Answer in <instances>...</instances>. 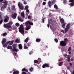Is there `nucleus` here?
<instances>
[{
    "label": "nucleus",
    "mask_w": 74,
    "mask_h": 74,
    "mask_svg": "<svg viewBox=\"0 0 74 74\" xmlns=\"http://www.w3.org/2000/svg\"><path fill=\"white\" fill-rule=\"evenodd\" d=\"M33 23L29 21H27L25 23V26L27 27L26 28L25 30H29L30 29V27H31V26L30 25H33Z\"/></svg>",
    "instance_id": "f257e3e1"
},
{
    "label": "nucleus",
    "mask_w": 74,
    "mask_h": 74,
    "mask_svg": "<svg viewBox=\"0 0 74 74\" xmlns=\"http://www.w3.org/2000/svg\"><path fill=\"white\" fill-rule=\"evenodd\" d=\"M69 42V40L67 38L64 39V41H61L60 42V45L62 47H65L67 45V42Z\"/></svg>",
    "instance_id": "f03ea898"
},
{
    "label": "nucleus",
    "mask_w": 74,
    "mask_h": 74,
    "mask_svg": "<svg viewBox=\"0 0 74 74\" xmlns=\"http://www.w3.org/2000/svg\"><path fill=\"white\" fill-rule=\"evenodd\" d=\"M19 31L21 34H23V35L24 36L25 33V27L23 25H21L19 28Z\"/></svg>",
    "instance_id": "7ed1b4c3"
},
{
    "label": "nucleus",
    "mask_w": 74,
    "mask_h": 74,
    "mask_svg": "<svg viewBox=\"0 0 74 74\" xmlns=\"http://www.w3.org/2000/svg\"><path fill=\"white\" fill-rule=\"evenodd\" d=\"M55 2H56V0H53L52 1V3L51 1H49L48 2V4L49 8H51L52 5L53 4H55Z\"/></svg>",
    "instance_id": "20e7f679"
},
{
    "label": "nucleus",
    "mask_w": 74,
    "mask_h": 74,
    "mask_svg": "<svg viewBox=\"0 0 74 74\" xmlns=\"http://www.w3.org/2000/svg\"><path fill=\"white\" fill-rule=\"evenodd\" d=\"M4 22L5 23H7V22H8V20L10 19V17L8 16H5L4 17Z\"/></svg>",
    "instance_id": "39448f33"
},
{
    "label": "nucleus",
    "mask_w": 74,
    "mask_h": 74,
    "mask_svg": "<svg viewBox=\"0 0 74 74\" xmlns=\"http://www.w3.org/2000/svg\"><path fill=\"white\" fill-rule=\"evenodd\" d=\"M18 5L20 10H23L24 7L23 6V5L21 4L20 2L18 3Z\"/></svg>",
    "instance_id": "423d86ee"
},
{
    "label": "nucleus",
    "mask_w": 74,
    "mask_h": 74,
    "mask_svg": "<svg viewBox=\"0 0 74 74\" xmlns=\"http://www.w3.org/2000/svg\"><path fill=\"white\" fill-rule=\"evenodd\" d=\"M49 63H45L42 66V68H46L48 67H49Z\"/></svg>",
    "instance_id": "0eeeda50"
},
{
    "label": "nucleus",
    "mask_w": 74,
    "mask_h": 74,
    "mask_svg": "<svg viewBox=\"0 0 74 74\" xmlns=\"http://www.w3.org/2000/svg\"><path fill=\"white\" fill-rule=\"evenodd\" d=\"M69 1L71 3H70V5H71V7H73L74 5V0H70Z\"/></svg>",
    "instance_id": "6e6552de"
},
{
    "label": "nucleus",
    "mask_w": 74,
    "mask_h": 74,
    "mask_svg": "<svg viewBox=\"0 0 74 74\" xmlns=\"http://www.w3.org/2000/svg\"><path fill=\"white\" fill-rule=\"evenodd\" d=\"M17 15V14L16 13H15L12 15V18L13 19H15L16 18V16Z\"/></svg>",
    "instance_id": "1a4fd4ad"
},
{
    "label": "nucleus",
    "mask_w": 74,
    "mask_h": 74,
    "mask_svg": "<svg viewBox=\"0 0 74 74\" xmlns=\"http://www.w3.org/2000/svg\"><path fill=\"white\" fill-rule=\"evenodd\" d=\"M14 72L13 73V74H18L19 73V71H16L15 69L13 70Z\"/></svg>",
    "instance_id": "9d476101"
},
{
    "label": "nucleus",
    "mask_w": 74,
    "mask_h": 74,
    "mask_svg": "<svg viewBox=\"0 0 74 74\" xmlns=\"http://www.w3.org/2000/svg\"><path fill=\"white\" fill-rule=\"evenodd\" d=\"M6 41L7 40H6V39H5V38H4L2 41V44H4L6 42Z\"/></svg>",
    "instance_id": "9b49d317"
},
{
    "label": "nucleus",
    "mask_w": 74,
    "mask_h": 74,
    "mask_svg": "<svg viewBox=\"0 0 74 74\" xmlns=\"http://www.w3.org/2000/svg\"><path fill=\"white\" fill-rule=\"evenodd\" d=\"M29 40V37H28L24 40V42H25L26 44H27Z\"/></svg>",
    "instance_id": "f8f14e48"
},
{
    "label": "nucleus",
    "mask_w": 74,
    "mask_h": 74,
    "mask_svg": "<svg viewBox=\"0 0 74 74\" xmlns=\"http://www.w3.org/2000/svg\"><path fill=\"white\" fill-rule=\"evenodd\" d=\"M60 21L61 22V23L62 24H63V23H64V19L62 18L60 19Z\"/></svg>",
    "instance_id": "ddd939ff"
},
{
    "label": "nucleus",
    "mask_w": 74,
    "mask_h": 74,
    "mask_svg": "<svg viewBox=\"0 0 74 74\" xmlns=\"http://www.w3.org/2000/svg\"><path fill=\"white\" fill-rule=\"evenodd\" d=\"M18 48L19 49H22V44H18Z\"/></svg>",
    "instance_id": "4468645a"
},
{
    "label": "nucleus",
    "mask_w": 74,
    "mask_h": 74,
    "mask_svg": "<svg viewBox=\"0 0 74 74\" xmlns=\"http://www.w3.org/2000/svg\"><path fill=\"white\" fill-rule=\"evenodd\" d=\"M22 71H25L26 73L28 72V70L27 69H26V68H23L22 70Z\"/></svg>",
    "instance_id": "2eb2a0df"
},
{
    "label": "nucleus",
    "mask_w": 74,
    "mask_h": 74,
    "mask_svg": "<svg viewBox=\"0 0 74 74\" xmlns=\"http://www.w3.org/2000/svg\"><path fill=\"white\" fill-rule=\"evenodd\" d=\"M24 49H28V47L27 46V45H26V43H24Z\"/></svg>",
    "instance_id": "dca6fc26"
},
{
    "label": "nucleus",
    "mask_w": 74,
    "mask_h": 74,
    "mask_svg": "<svg viewBox=\"0 0 74 74\" xmlns=\"http://www.w3.org/2000/svg\"><path fill=\"white\" fill-rule=\"evenodd\" d=\"M12 51L13 52H15H15H18V51H19V49H18L16 48H15L13 49V50H12Z\"/></svg>",
    "instance_id": "f3484780"
},
{
    "label": "nucleus",
    "mask_w": 74,
    "mask_h": 74,
    "mask_svg": "<svg viewBox=\"0 0 74 74\" xmlns=\"http://www.w3.org/2000/svg\"><path fill=\"white\" fill-rule=\"evenodd\" d=\"M71 58V56L70 55H68L67 58V61L68 62H70V58Z\"/></svg>",
    "instance_id": "a211bd4d"
},
{
    "label": "nucleus",
    "mask_w": 74,
    "mask_h": 74,
    "mask_svg": "<svg viewBox=\"0 0 74 74\" xmlns=\"http://www.w3.org/2000/svg\"><path fill=\"white\" fill-rule=\"evenodd\" d=\"M70 23H69L66 25V27L67 29H70Z\"/></svg>",
    "instance_id": "6ab92c4d"
},
{
    "label": "nucleus",
    "mask_w": 74,
    "mask_h": 74,
    "mask_svg": "<svg viewBox=\"0 0 74 74\" xmlns=\"http://www.w3.org/2000/svg\"><path fill=\"white\" fill-rule=\"evenodd\" d=\"M8 4V3H7V2H5V4L3 5L2 7L4 8H6V6H7V5Z\"/></svg>",
    "instance_id": "aec40b11"
},
{
    "label": "nucleus",
    "mask_w": 74,
    "mask_h": 74,
    "mask_svg": "<svg viewBox=\"0 0 74 74\" xmlns=\"http://www.w3.org/2000/svg\"><path fill=\"white\" fill-rule=\"evenodd\" d=\"M65 25H66V23H63V24H62V26L63 29L65 28Z\"/></svg>",
    "instance_id": "412c9836"
},
{
    "label": "nucleus",
    "mask_w": 74,
    "mask_h": 74,
    "mask_svg": "<svg viewBox=\"0 0 74 74\" xmlns=\"http://www.w3.org/2000/svg\"><path fill=\"white\" fill-rule=\"evenodd\" d=\"M11 25H7V26L6 27L7 29L8 30H9L10 29V28H11Z\"/></svg>",
    "instance_id": "4be33fe9"
},
{
    "label": "nucleus",
    "mask_w": 74,
    "mask_h": 74,
    "mask_svg": "<svg viewBox=\"0 0 74 74\" xmlns=\"http://www.w3.org/2000/svg\"><path fill=\"white\" fill-rule=\"evenodd\" d=\"M13 43H14V40L9 41V45H12V44H13Z\"/></svg>",
    "instance_id": "5701e85b"
},
{
    "label": "nucleus",
    "mask_w": 74,
    "mask_h": 74,
    "mask_svg": "<svg viewBox=\"0 0 74 74\" xmlns=\"http://www.w3.org/2000/svg\"><path fill=\"white\" fill-rule=\"evenodd\" d=\"M36 41L37 42H40L41 41V39H37Z\"/></svg>",
    "instance_id": "b1692460"
},
{
    "label": "nucleus",
    "mask_w": 74,
    "mask_h": 74,
    "mask_svg": "<svg viewBox=\"0 0 74 74\" xmlns=\"http://www.w3.org/2000/svg\"><path fill=\"white\" fill-rule=\"evenodd\" d=\"M12 46L13 47V49L16 48V44H14L12 45Z\"/></svg>",
    "instance_id": "393cba45"
},
{
    "label": "nucleus",
    "mask_w": 74,
    "mask_h": 74,
    "mask_svg": "<svg viewBox=\"0 0 74 74\" xmlns=\"http://www.w3.org/2000/svg\"><path fill=\"white\" fill-rule=\"evenodd\" d=\"M21 41H20V40H19L18 39H17L15 41V42H16V43H19Z\"/></svg>",
    "instance_id": "a878e982"
},
{
    "label": "nucleus",
    "mask_w": 74,
    "mask_h": 74,
    "mask_svg": "<svg viewBox=\"0 0 74 74\" xmlns=\"http://www.w3.org/2000/svg\"><path fill=\"white\" fill-rule=\"evenodd\" d=\"M54 7L56 9V10H58V7L56 4L54 5Z\"/></svg>",
    "instance_id": "bb28decb"
},
{
    "label": "nucleus",
    "mask_w": 74,
    "mask_h": 74,
    "mask_svg": "<svg viewBox=\"0 0 74 74\" xmlns=\"http://www.w3.org/2000/svg\"><path fill=\"white\" fill-rule=\"evenodd\" d=\"M69 29L67 28H65L64 29L65 33H67V32H68Z\"/></svg>",
    "instance_id": "cd10ccee"
},
{
    "label": "nucleus",
    "mask_w": 74,
    "mask_h": 74,
    "mask_svg": "<svg viewBox=\"0 0 74 74\" xmlns=\"http://www.w3.org/2000/svg\"><path fill=\"white\" fill-rule=\"evenodd\" d=\"M18 19L19 21H21V22H23V20L20 17H18Z\"/></svg>",
    "instance_id": "c85d7f7f"
},
{
    "label": "nucleus",
    "mask_w": 74,
    "mask_h": 74,
    "mask_svg": "<svg viewBox=\"0 0 74 74\" xmlns=\"http://www.w3.org/2000/svg\"><path fill=\"white\" fill-rule=\"evenodd\" d=\"M22 74H30V73L29 72H28L27 73L25 72H22Z\"/></svg>",
    "instance_id": "c756f323"
},
{
    "label": "nucleus",
    "mask_w": 74,
    "mask_h": 74,
    "mask_svg": "<svg viewBox=\"0 0 74 74\" xmlns=\"http://www.w3.org/2000/svg\"><path fill=\"white\" fill-rule=\"evenodd\" d=\"M8 11V12H11V9H10V7H8V9H7Z\"/></svg>",
    "instance_id": "7c9ffc66"
},
{
    "label": "nucleus",
    "mask_w": 74,
    "mask_h": 74,
    "mask_svg": "<svg viewBox=\"0 0 74 74\" xmlns=\"http://www.w3.org/2000/svg\"><path fill=\"white\" fill-rule=\"evenodd\" d=\"M7 48L8 49H12V47L11 46H8L7 47Z\"/></svg>",
    "instance_id": "2f4dec72"
},
{
    "label": "nucleus",
    "mask_w": 74,
    "mask_h": 74,
    "mask_svg": "<svg viewBox=\"0 0 74 74\" xmlns=\"http://www.w3.org/2000/svg\"><path fill=\"white\" fill-rule=\"evenodd\" d=\"M31 44H32V42H29L28 43H27V45L28 46V47H30V45H31Z\"/></svg>",
    "instance_id": "473e14b6"
},
{
    "label": "nucleus",
    "mask_w": 74,
    "mask_h": 74,
    "mask_svg": "<svg viewBox=\"0 0 74 74\" xmlns=\"http://www.w3.org/2000/svg\"><path fill=\"white\" fill-rule=\"evenodd\" d=\"M21 16H23V18H24L25 17V14H24V12H22L21 13Z\"/></svg>",
    "instance_id": "72a5a7b5"
},
{
    "label": "nucleus",
    "mask_w": 74,
    "mask_h": 74,
    "mask_svg": "<svg viewBox=\"0 0 74 74\" xmlns=\"http://www.w3.org/2000/svg\"><path fill=\"white\" fill-rule=\"evenodd\" d=\"M62 64H63V62H61L59 63V64H58V66H61Z\"/></svg>",
    "instance_id": "f704fd0d"
},
{
    "label": "nucleus",
    "mask_w": 74,
    "mask_h": 74,
    "mask_svg": "<svg viewBox=\"0 0 74 74\" xmlns=\"http://www.w3.org/2000/svg\"><path fill=\"white\" fill-rule=\"evenodd\" d=\"M28 8H29V6L28 5H26L25 6V10H28Z\"/></svg>",
    "instance_id": "c9c22d12"
},
{
    "label": "nucleus",
    "mask_w": 74,
    "mask_h": 74,
    "mask_svg": "<svg viewBox=\"0 0 74 74\" xmlns=\"http://www.w3.org/2000/svg\"><path fill=\"white\" fill-rule=\"evenodd\" d=\"M63 3L64 4H67V1L66 0H64Z\"/></svg>",
    "instance_id": "e433bc0d"
},
{
    "label": "nucleus",
    "mask_w": 74,
    "mask_h": 74,
    "mask_svg": "<svg viewBox=\"0 0 74 74\" xmlns=\"http://www.w3.org/2000/svg\"><path fill=\"white\" fill-rule=\"evenodd\" d=\"M42 23H44V18H42L41 21Z\"/></svg>",
    "instance_id": "4c0bfd02"
},
{
    "label": "nucleus",
    "mask_w": 74,
    "mask_h": 74,
    "mask_svg": "<svg viewBox=\"0 0 74 74\" xmlns=\"http://www.w3.org/2000/svg\"><path fill=\"white\" fill-rule=\"evenodd\" d=\"M38 61L37 60H34V63H38Z\"/></svg>",
    "instance_id": "58836bf2"
},
{
    "label": "nucleus",
    "mask_w": 74,
    "mask_h": 74,
    "mask_svg": "<svg viewBox=\"0 0 74 74\" xmlns=\"http://www.w3.org/2000/svg\"><path fill=\"white\" fill-rule=\"evenodd\" d=\"M15 8V6H13L12 8V10H14Z\"/></svg>",
    "instance_id": "ea45409f"
},
{
    "label": "nucleus",
    "mask_w": 74,
    "mask_h": 74,
    "mask_svg": "<svg viewBox=\"0 0 74 74\" xmlns=\"http://www.w3.org/2000/svg\"><path fill=\"white\" fill-rule=\"evenodd\" d=\"M13 24V23H12V22H10L8 23V24L10 25H12Z\"/></svg>",
    "instance_id": "a19ab883"
},
{
    "label": "nucleus",
    "mask_w": 74,
    "mask_h": 74,
    "mask_svg": "<svg viewBox=\"0 0 74 74\" xmlns=\"http://www.w3.org/2000/svg\"><path fill=\"white\" fill-rule=\"evenodd\" d=\"M7 25H8L7 24H4L3 25V26H4V27H5V28H6Z\"/></svg>",
    "instance_id": "79ce46f5"
},
{
    "label": "nucleus",
    "mask_w": 74,
    "mask_h": 74,
    "mask_svg": "<svg viewBox=\"0 0 74 74\" xmlns=\"http://www.w3.org/2000/svg\"><path fill=\"white\" fill-rule=\"evenodd\" d=\"M15 25H16V26H17V27H18V26H19V24L18 23H16Z\"/></svg>",
    "instance_id": "37998d69"
},
{
    "label": "nucleus",
    "mask_w": 74,
    "mask_h": 74,
    "mask_svg": "<svg viewBox=\"0 0 74 74\" xmlns=\"http://www.w3.org/2000/svg\"><path fill=\"white\" fill-rule=\"evenodd\" d=\"M3 3H4V4H5V3H8L7 1H5L4 0L2 2Z\"/></svg>",
    "instance_id": "c03bdc74"
},
{
    "label": "nucleus",
    "mask_w": 74,
    "mask_h": 74,
    "mask_svg": "<svg viewBox=\"0 0 74 74\" xmlns=\"http://www.w3.org/2000/svg\"><path fill=\"white\" fill-rule=\"evenodd\" d=\"M33 69H34L33 68H31L29 69V71H33Z\"/></svg>",
    "instance_id": "a18cd8bd"
},
{
    "label": "nucleus",
    "mask_w": 74,
    "mask_h": 74,
    "mask_svg": "<svg viewBox=\"0 0 74 74\" xmlns=\"http://www.w3.org/2000/svg\"><path fill=\"white\" fill-rule=\"evenodd\" d=\"M7 34L5 33H4L3 34V36H7Z\"/></svg>",
    "instance_id": "49530a36"
},
{
    "label": "nucleus",
    "mask_w": 74,
    "mask_h": 74,
    "mask_svg": "<svg viewBox=\"0 0 74 74\" xmlns=\"http://www.w3.org/2000/svg\"><path fill=\"white\" fill-rule=\"evenodd\" d=\"M7 45L6 44H3V47H7Z\"/></svg>",
    "instance_id": "de8ad7c7"
},
{
    "label": "nucleus",
    "mask_w": 74,
    "mask_h": 74,
    "mask_svg": "<svg viewBox=\"0 0 74 74\" xmlns=\"http://www.w3.org/2000/svg\"><path fill=\"white\" fill-rule=\"evenodd\" d=\"M54 40L56 42H58V39L56 38H55L54 39Z\"/></svg>",
    "instance_id": "09e8293b"
},
{
    "label": "nucleus",
    "mask_w": 74,
    "mask_h": 74,
    "mask_svg": "<svg viewBox=\"0 0 74 74\" xmlns=\"http://www.w3.org/2000/svg\"><path fill=\"white\" fill-rule=\"evenodd\" d=\"M71 47H69L68 49V51L69 52V51H70V50H71Z\"/></svg>",
    "instance_id": "8fccbe9b"
},
{
    "label": "nucleus",
    "mask_w": 74,
    "mask_h": 74,
    "mask_svg": "<svg viewBox=\"0 0 74 74\" xmlns=\"http://www.w3.org/2000/svg\"><path fill=\"white\" fill-rule=\"evenodd\" d=\"M4 8L3 7H1V10L2 11H4Z\"/></svg>",
    "instance_id": "3c124183"
},
{
    "label": "nucleus",
    "mask_w": 74,
    "mask_h": 74,
    "mask_svg": "<svg viewBox=\"0 0 74 74\" xmlns=\"http://www.w3.org/2000/svg\"><path fill=\"white\" fill-rule=\"evenodd\" d=\"M42 4L43 5H45V4H46V2H43Z\"/></svg>",
    "instance_id": "603ef678"
},
{
    "label": "nucleus",
    "mask_w": 74,
    "mask_h": 74,
    "mask_svg": "<svg viewBox=\"0 0 74 74\" xmlns=\"http://www.w3.org/2000/svg\"><path fill=\"white\" fill-rule=\"evenodd\" d=\"M26 12H28V13H30V12L29 11V10H28V9L27 10H26Z\"/></svg>",
    "instance_id": "864d4df0"
},
{
    "label": "nucleus",
    "mask_w": 74,
    "mask_h": 74,
    "mask_svg": "<svg viewBox=\"0 0 74 74\" xmlns=\"http://www.w3.org/2000/svg\"><path fill=\"white\" fill-rule=\"evenodd\" d=\"M23 3L24 4H27V2H26V1H24Z\"/></svg>",
    "instance_id": "5fc2aeb1"
},
{
    "label": "nucleus",
    "mask_w": 74,
    "mask_h": 74,
    "mask_svg": "<svg viewBox=\"0 0 74 74\" xmlns=\"http://www.w3.org/2000/svg\"><path fill=\"white\" fill-rule=\"evenodd\" d=\"M3 20H1V21H0V25H1V23H3Z\"/></svg>",
    "instance_id": "6e6d98bb"
},
{
    "label": "nucleus",
    "mask_w": 74,
    "mask_h": 74,
    "mask_svg": "<svg viewBox=\"0 0 74 74\" xmlns=\"http://www.w3.org/2000/svg\"><path fill=\"white\" fill-rule=\"evenodd\" d=\"M33 53V51H31L29 53V55H31V54H32Z\"/></svg>",
    "instance_id": "4d7b16f0"
},
{
    "label": "nucleus",
    "mask_w": 74,
    "mask_h": 74,
    "mask_svg": "<svg viewBox=\"0 0 74 74\" xmlns=\"http://www.w3.org/2000/svg\"><path fill=\"white\" fill-rule=\"evenodd\" d=\"M32 18V17L29 15L28 16V19H31Z\"/></svg>",
    "instance_id": "13d9d810"
},
{
    "label": "nucleus",
    "mask_w": 74,
    "mask_h": 74,
    "mask_svg": "<svg viewBox=\"0 0 74 74\" xmlns=\"http://www.w3.org/2000/svg\"><path fill=\"white\" fill-rule=\"evenodd\" d=\"M61 32H62L63 34H64V30H62L61 31Z\"/></svg>",
    "instance_id": "bf43d9fd"
},
{
    "label": "nucleus",
    "mask_w": 74,
    "mask_h": 74,
    "mask_svg": "<svg viewBox=\"0 0 74 74\" xmlns=\"http://www.w3.org/2000/svg\"><path fill=\"white\" fill-rule=\"evenodd\" d=\"M68 56V55H67V54H65L64 55V56L66 58H67L68 57H66V56Z\"/></svg>",
    "instance_id": "052dcab7"
},
{
    "label": "nucleus",
    "mask_w": 74,
    "mask_h": 74,
    "mask_svg": "<svg viewBox=\"0 0 74 74\" xmlns=\"http://www.w3.org/2000/svg\"><path fill=\"white\" fill-rule=\"evenodd\" d=\"M29 13H28V12H26V15L27 16H28V15H29Z\"/></svg>",
    "instance_id": "680f3d73"
},
{
    "label": "nucleus",
    "mask_w": 74,
    "mask_h": 74,
    "mask_svg": "<svg viewBox=\"0 0 74 74\" xmlns=\"http://www.w3.org/2000/svg\"><path fill=\"white\" fill-rule=\"evenodd\" d=\"M6 44H7V45H8V44H10V42L8 41V42H7L6 43Z\"/></svg>",
    "instance_id": "e2e57ef3"
},
{
    "label": "nucleus",
    "mask_w": 74,
    "mask_h": 74,
    "mask_svg": "<svg viewBox=\"0 0 74 74\" xmlns=\"http://www.w3.org/2000/svg\"><path fill=\"white\" fill-rule=\"evenodd\" d=\"M69 64L71 66H72V65H73V63H70H70H69Z\"/></svg>",
    "instance_id": "0e129e2a"
},
{
    "label": "nucleus",
    "mask_w": 74,
    "mask_h": 74,
    "mask_svg": "<svg viewBox=\"0 0 74 74\" xmlns=\"http://www.w3.org/2000/svg\"><path fill=\"white\" fill-rule=\"evenodd\" d=\"M2 16H1V15H0V20L2 19Z\"/></svg>",
    "instance_id": "69168bd1"
},
{
    "label": "nucleus",
    "mask_w": 74,
    "mask_h": 74,
    "mask_svg": "<svg viewBox=\"0 0 74 74\" xmlns=\"http://www.w3.org/2000/svg\"><path fill=\"white\" fill-rule=\"evenodd\" d=\"M0 15H3V13L1 12H0Z\"/></svg>",
    "instance_id": "338daca9"
},
{
    "label": "nucleus",
    "mask_w": 74,
    "mask_h": 74,
    "mask_svg": "<svg viewBox=\"0 0 74 74\" xmlns=\"http://www.w3.org/2000/svg\"><path fill=\"white\" fill-rule=\"evenodd\" d=\"M67 70H69V69H70V67L68 66L67 67Z\"/></svg>",
    "instance_id": "774afa93"
}]
</instances>
